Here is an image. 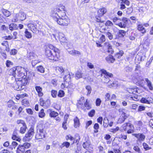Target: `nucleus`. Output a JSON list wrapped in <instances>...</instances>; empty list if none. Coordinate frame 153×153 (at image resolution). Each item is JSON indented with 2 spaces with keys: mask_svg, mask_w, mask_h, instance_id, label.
<instances>
[{
  "mask_svg": "<svg viewBox=\"0 0 153 153\" xmlns=\"http://www.w3.org/2000/svg\"><path fill=\"white\" fill-rule=\"evenodd\" d=\"M12 138L13 140H16L17 141H19L20 140V138L17 136L16 135L13 134Z\"/></svg>",
  "mask_w": 153,
  "mask_h": 153,
  "instance_id": "49530a36",
  "label": "nucleus"
},
{
  "mask_svg": "<svg viewBox=\"0 0 153 153\" xmlns=\"http://www.w3.org/2000/svg\"><path fill=\"white\" fill-rule=\"evenodd\" d=\"M59 40L61 42H66V39L64 34L62 33L59 32L58 33Z\"/></svg>",
  "mask_w": 153,
  "mask_h": 153,
  "instance_id": "ddd939ff",
  "label": "nucleus"
},
{
  "mask_svg": "<svg viewBox=\"0 0 153 153\" xmlns=\"http://www.w3.org/2000/svg\"><path fill=\"white\" fill-rule=\"evenodd\" d=\"M126 117V114L124 112H123L117 121V123H122L124 121Z\"/></svg>",
  "mask_w": 153,
  "mask_h": 153,
  "instance_id": "2eb2a0df",
  "label": "nucleus"
},
{
  "mask_svg": "<svg viewBox=\"0 0 153 153\" xmlns=\"http://www.w3.org/2000/svg\"><path fill=\"white\" fill-rule=\"evenodd\" d=\"M145 81L149 89L150 90L152 91L153 90V85L152 82L147 78L145 79Z\"/></svg>",
  "mask_w": 153,
  "mask_h": 153,
  "instance_id": "f3484780",
  "label": "nucleus"
},
{
  "mask_svg": "<svg viewBox=\"0 0 153 153\" xmlns=\"http://www.w3.org/2000/svg\"><path fill=\"white\" fill-rule=\"evenodd\" d=\"M14 104V102L12 100H10L7 103V106L9 108L12 107Z\"/></svg>",
  "mask_w": 153,
  "mask_h": 153,
  "instance_id": "c03bdc74",
  "label": "nucleus"
},
{
  "mask_svg": "<svg viewBox=\"0 0 153 153\" xmlns=\"http://www.w3.org/2000/svg\"><path fill=\"white\" fill-rule=\"evenodd\" d=\"M101 101L100 99L97 98L96 101V104L97 106H100L101 103Z\"/></svg>",
  "mask_w": 153,
  "mask_h": 153,
  "instance_id": "bf43d9fd",
  "label": "nucleus"
},
{
  "mask_svg": "<svg viewBox=\"0 0 153 153\" xmlns=\"http://www.w3.org/2000/svg\"><path fill=\"white\" fill-rule=\"evenodd\" d=\"M85 88L88 91L87 95H89L91 93V87L90 85H87L86 86Z\"/></svg>",
  "mask_w": 153,
  "mask_h": 153,
  "instance_id": "37998d69",
  "label": "nucleus"
},
{
  "mask_svg": "<svg viewBox=\"0 0 153 153\" xmlns=\"http://www.w3.org/2000/svg\"><path fill=\"white\" fill-rule=\"evenodd\" d=\"M106 47L108 48V53H112L113 52V51L112 48V46L110 44H109V45L107 46Z\"/></svg>",
  "mask_w": 153,
  "mask_h": 153,
  "instance_id": "3c124183",
  "label": "nucleus"
},
{
  "mask_svg": "<svg viewBox=\"0 0 153 153\" xmlns=\"http://www.w3.org/2000/svg\"><path fill=\"white\" fill-rule=\"evenodd\" d=\"M95 113V110H92L88 113V115L89 117H92L94 116Z\"/></svg>",
  "mask_w": 153,
  "mask_h": 153,
  "instance_id": "0e129e2a",
  "label": "nucleus"
},
{
  "mask_svg": "<svg viewBox=\"0 0 153 153\" xmlns=\"http://www.w3.org/2000/svg\"><path fill=\"white\" fill-rule=\"evenodd\" d=\"M153 99L152 98L149 97H148L146 99L143 97L140 100L141 103L147 104H150L153 102Z\"/></svg>",
  "mask_w": 153,
  "mask_h": 153,
  "instance_id": "f8f14e48",
  "label": "nucleus"
},
{
  "mask_svg": "<svg viewBox=\"0 0 153 153\" xmlns=\"http://www.w3.org/2000/svg\"><path fill=\"white\" fill-rule=\"evenodd\" d=\"M35 89L37 92L38 96L39 97H42L43 95V93L42 92V88L39 86H36Z\"/></svg>",
  "mask_w": 153,
  "mask_h": 153,
  "instance_id": "aec40b11",
  "label": "nucleus"
},
{
  "mask_svg": "<svg viewBox=\"0 0 153 153\" xmlns=\"http://www.w3.org/2000/svg\"><path fill=\"white\" fill-rule=\"evenodd\" d=\"M90 145V144L89 142L86 141L85 142L83 143V146L84 148L87 150L89 149Z\"/></svg>",
  "mask_w": 153,
  "mask_h": 153,
  "instance_id": "c9c22d12",
  "label": "nucleus"
},
{
  "mask_svg": "<svg viewBox=\"0 0 153 153\" xmlns=\"http://www.w3.org/2000/svg\"><path fill=\"white\" fill-rule=\"evenodd\" d=\"M37 69V71L41 73H43L45 72L44 68L41 65L38 66Z\"/></svg>",
  "mask_w": 153,
  "mask_h": 153,
  "instance_id": "58836bf2",
  "label": "nucleus"
},
{
  "mask_svg": "<svg viewBox=\"0 0 153 153\" xmlns=\"http://www.w3.org/2000/svg\"><path fill=\"white\" fill-rule=\"evenodd\" d=\"M84 106L86 108L88 109L90 108V106L89 104V102L88 101L87 99L86 100L85 102H84Z\"/></svg>",
  "mask_w": 153,
  "mask_h": 153,
  "instance_id": "5fc2aeb1",
  "label": "nucleus"
},
{
  "mask_svg": "<svg viewBox=\"0 0 153 153\" xmlns=\"http://www.w3.org/2000/svg\"><path fill=\"white\" fill-rule=\"evenodd\" d=\"M74 127L77 128L79 127L80 126V123H79V119L77 117H76L74 119Z\"/></svg>",
  "mask_w": 153,
  "mask_h": 153,
  "instance_id": "b1692460",
  "label": "nucleus"
},
{
  "mask_svg": "<svg viewBox=\"0 0 153 153\" xmlns=\"http://www.w3.org/2000/svg\"><path fill=\"white\" fill-rule=\"evenodd\" d=\"M132 127V125L129 123H125L122 126V128L123 129L124 131L126 130L127 129H129V128H131Z\"/></svg>",
  "mask_w": 153,
  "mask_h": 153,
  "instance_id": "6ab92c4d",
  "label": "nucleus"
},
{
  "mask_svg": "<svg viewBox=\"0 0 153 153\" xmlns=\"http://www.w3.org/2000/svg\"><path fill=\"white\" fill-rule=\"evenodd\" d=\"M34 133V128L32 127H31L23 138V140L24 141H29L32 138Z\"/></svg>",
  "mask_w": 153,
  "mask_h": 153,
  "instance_id": "39448f33",
  "label": "nucleus"
},
{
  "mask_svg": "<svg viewBox=\"0 0 153 153\" xmlns=\"http://www.w3.org/2000/svg\"><path fill=\"white\" fill-rule=\"evenodd\" d=\"M39 133L37 134L35 138L36 139H42L46 137V133L43 128H40Z\"/></svg>",
  "mask_w": 153,
  "mask_h": 153,
  "instance_id": "6e6552de",
  "label": "nucleus"
},
{
  "mask_svg": "<svg viewBox=\"0 0 153 153\" xmlns=\"http://www.w3.org/2000/svg\"><path fill=\"white\" fill-rule=\"evenodd\" d=\"M50 101L49 100H48L45 101L44 105V107H45V108H48L50 106Z\"/></svg>",
  "mask_w": 153,
  "mask_h": 153,
  "instance_id": "8fccbe9b",
  "label": "nucleus"
},
{
  "mask_svg": "<svg viewBox=\"0 0 153 153\" xmlns=\"http://www.w3.org/2000/svg\"><path fill=\"white\" fill-rule=\"evenodd\" d=\"M128 22V19L126 17L123 18L121 22H119L118 26L121 28H125L126 27Z\"/></svg>",
  "mask_w": 153,
  "mask_h": 153,
  "instance_id": "9b49d317",
  "label": "nucleus"
},
{
  "mask_svg": "<svg viewBox=\"0 0 153 153\" xmlns=\"http://www.w3.org/2000/svg\"><path fill=\"white\" fill-rule=\"evenodd\" d=\"M67 118L65 119V117L64 118V121L63 122L62 124V127L65 130L67 129Z\"/></svg>",
  "mask_w": 153,
  "mask_h": 153,
  "instance_id": "a19ab883",
  "label": "nucleus"
},
{
  "mask_svg": "<svg viewBox=\"0 0 153 153\" xmlns=\"http://www.w3.org/2000/svg\"><path fill=\"white\" fill-rule=\"evenodd\" d=\"M104 74V77L102 79V82L104 83H107L110 80L109 77H112L113 76V74L111 73L108 72L105 70L102 71V75Z\"/></svg>",
  "mask_w": 153,
  "mask_h": 153,
  "instance_id": "0eeeda50",
  "label": "nucleus"
},
{
  "mask_svg": "<svg viewBox=\"0 0 153 153\" xmlns=\"http://www.w3.org/2000/svg\"><path fill=\"white\" fill-rule=\"evenodd\" d=\"M108 119L104 118L103 120V126L104 127L106 128L108 126Z\"/></svg>",
  "mask_w": 153,
  "mask_h": 153,
  "instance_id": "79ce46f5",
  "label": "nucleus"
},
{
  "mask_svg": "<svg viewBox=\"0 0 153 153\" xmlns=\"http://www.w3.org/2000/svg\"><path fill=\"white\" fill-rule=\"evenodd\" d=\"M28 27L34 33H36L37 31L36 28V25L33 24H29L28 25Z\"/></svg>",
  "mask_w": 153,
  "mask_h": 153,
  "instance_id": "a211bd4d",
  "label": "nucleus"
},
{
  "mask_svg": "<svg viewBox=\"0 0 153 153\" xmlns=\"http://www.w3.org/2000/svg\"><path fill=\"white\" fill-rule=\"evenodd\" d=\"M105 59L108 62L111 63L114 62L115 60L113 56L111 55H109L107 56L105 58Z\"/></svg>",
  "mask_w": 153,
  "mask_h": 153,
  "instance_id": "393cba45",
  "label": "nucleus"
},
{
  "mask_svg": "<svg viewBox=\"0 0 153 153\" xmlns=\"http://www.w3.org/2000/svg\"><path fill=\"white\" fill-rule=\"evenodd\" d=\"M113 21L115 23L116 25H117L118 26V24L119 23L120 21H121V20L118 18L117 17H114L113 19Z\"/></svg>",
  "mask_w": 153,
  "mask_h": 153,
  "instance_id": "f704fd0d",
  "label": "nucleus"
},
{
  "mask_svg": "<svg viewBox=\"0 0 153 153\" xmlns=\"http://www.w3.org/2000/svg\"><path fill=\"white\" fill-rule=\"evenodd\" d=\"M18 27L17 25L14 23L11 24L9 25V29L10 30H13L17 29Z\"/></svg>",
  "mask_w": 153,
  "mask_h": 153,
  "instance_id": "cd10ccee",
  "label": "nucleus"
},
{
  "mask_svg": "<svg viewBox=\"0 0 153 153\" xmlns=\"http://www.w3.org/2000/svg\"><path fill=\"white\" fill-rule=\"evenodd\" d=\"M99 153H105L104 148L101 146H99L98 147Z\"/></svg>",
  "mask_w": 153,
  "mask_h": 153,
  "instance_id": "4c0bfd02",
  "label": "nucleus"
},
{
  "mask_svg": "<svg viewBox=\"0 0 153 153\" xmlns=\"http://www.w3.org/2000/svg\"><path fill=\"white\" fill-rule=\"evenodd\" d=\"M51 95L53 97H55L57 94V92L56 91L52 90L51 92Z\"/></svg>",
  "mask_w": 153,
  "mask_h": 153,
  "instance_id": "338daca9",
  "label": "nucleus"
},
{
  "mask_svg": "<svg viewBox=\"0 0 153 153\" xmlns=\"http://www.w3.org/2000/svg\"><path fill=\"white\" fill-rule=\"evenodd\" d=\"M45 54L49 59L55 61L57 60L59 57V52L54 50L45 49Z\"/></svg>",
  "mask_w": 153,
  "mask_h": 153,
  "instance_id": "7ed1b4c3",
  "label": "nucleus"
},
{
  "mask_svg": "<svg viewBox=\"0 0 153 153\" xmlns=\"http://www.w3.org/2000/svg\"><path fill=\"white\" fill-rule=\"evenodd\" d=\"M95 21L98 22L103 23L104 21L103 20H102L100 16H96L95 17Z\"/></svg>",
  "mask_w": 153,
  "mask_h": 153,
  "instance_id": "13d9d810",
  "label": "nucleus"
},
{
  "mask_svg": "<svg viewBox=\"0 0 153 153\" xmlns=\"http://www.w3.org/2000/svg\"><path fill=\"white\" fill-rule=\"evenodd\" d=\"M132 135L136 137L137 139L138 140L141 141H143L145 137V136L143 134H134Z\"/></svg>",
  "mask_w": 153,
  "mask_h": 153,
  "instance_id": "4468645a",
  "label": "nucleus"
},
{
  "mask_svg": "<svg viewBox=\"0 0 153 153\" xmlns=\"http://www.w3.org/2000/svg\"><path fill=\"white\" fill-rule=\"evenodd\" d=\"M45 114L44 112V110L43 109H41L39 114V117L42 118L45 116Z\"/></svg>",
  "mask_w": 153,
  "mask_h": 153,
  "instance_id": "ea45409f",
  "label": "nucleus"
},
{
  "mask_svg": "<svg viewBox=\"0 0 153 153\" xmlns=\"http://www.w3.org/2000/svg\"><path fill=\"white\" fill-rule=\"evenodd\" d=\"M22 145V146H23L25 149L28 148L30 146V144L28 143H25L23 145Z\"/></svg>",
  "mask_w": 153,
  "mask_h": 153,
  "instance_id": "603ef678",
  "label": "nucleus"
},
{
  "mask_svg": "<svg viewBox=\"0 0 153 153\" xmlns=\"http://www.w3.org/2000/svg\"><path fill=\"white\" fill-rule=\"evenodd\" d=\"M19 19L23 21L25 20L26 18V15L24 13L19 12L18 14Z\"/></svg>",
  "mask_w": 153,
  "mask_h": 153,
  "instance_id": "5701e85b",
  "label": "nucleus"
},
{
  "mask_svg": "<svg viewBox=\"0 0 153 153\" xmlns=\"http://www.w3.org/2000/svg\"><path fill=\"white\" fill-rule=\"evenodd\" d=\"M138 30L140 31L142 33H146V30L142 24L139 25L137 26Z\"/></svg>",
  "mask_w": 153,
  "mask_h": 153,
  "instance_id": "bb28decb",
  "label": "nucleus"
},
{
  "mask_svg": "<svg viewBox=\"0 0 153 153\" xmlns=\"http://www.w3.org/2000/svg\"><path fill=\"white\" fill-rule=\"evenodd\" d=\"M25 36L28 39H30L32 37V34L31 33L29 32L27 29H26L25 32Z\"/></svg>",
  "mask_w": 153,
  "mask_h": 153,
  "instance_id": "2f4dec72",
  "label": "nucleus"
},
{
  "mask_svg": "<svg viewBox=\"0 0 153 153\" xmlns=\"http://www.w3.org/2000/svg\"><path fill=\"white\" fill-rule=\"evenodd\" d=\"M133 91L132 94L136 95H138V94H140L141 92V91L139 89V88H137L135 87H134Z\"/></svg>",
  "mask_w": 153,
  "mask_h": 153,
  "instance_id": "473e14b6",
  "label": "nucleus"
},
{
  "mask_svg": "<svg viewBox=\"0 0 153 153\" xmlns=\"http://www.w3.org/2000/svg\"><path fill=\"white\" fill-rule=\"evenodd\" d=\"M62 12V14L60 15V16L61 17L60 18H57L55 16H57V15L54 13V14L53 13L52 14V17L58 24L63 26H67L70 23V19L68 18L66 13H65L64 11Z\"/></svg>",
  "mask_w": 153,
  "mask_h": 153,
  "instance_id": "f03ea898",
  "label": "nucleus"
},
{
  "mask_svg": "<svg viewBox=\"0 0 153 153\" xmlns=\"http://www.w3.org/2000/svg\"><path fill=\"white\" fill-rule=\"evenodd\" d=\"M75 78L77 79L82 78H83V79L86 78L85 76H84L83 73L79 71L76 72L75 74Z\"/></svg>",
  "mask_w": 153,
  "mask_h": 153,
  "instance_id": "dca6fc26",
  "label": "nucleus"
},
{
  "mask_svg": "<svg viewBox=\"0 0 153 153\" xmlns=\"http://www.w3.org/2000/svg\"><path fill=\"white\" fill-rule=\"evenodd\" d=\"M124 53V52L123 51H120L119 52L117 53L116 55V56L118 58H120V57L123 56Z\"/></svg>",
  "mask_w": 153,
  "mask_h": 153,
  "instance_id": "a18cd8bd",
  "label": "nucleus"
},
{
  "mask_svg": "<svg viewBox=\"0 0 153 153\" xmlns=\"http://www.w3.org/2000/svg\"><path fill=\"white\" fill-rule=\"evenodd\" d=\"M50 116L51 117H56L59 115L58 113L54 111H51L49 114Z\"/></svg>",
  "mask_w": 153,
  "mask_h": 153,
  "instance_id": "7c9ffc66",
  "label": "nucleus"
},
{
  "mask_svg": "<svg viewBox=\"0 0 153 153\" xmlns=\"http://www.w3.org/2000/svg\"><path fill=\"white\" fill-rule=\"evenodd\" d=\"M25 149L24 148L23 146L21 145H19L18 146L17 149V153H24Z\"/></svg>",
  "mask_w": 153,
  "mask_h": 153,
  "instance_id": "a878e982",
  "label": "nucleus"
},
{
  "mask_svg": "<svg viewBox=\"0 0 153 153\" xmlns=\"http://www.w3.org/2000/svg\"><path fill=\"white\" fill-rule=\"evenodd\" d=\"M2 12L4 16L6 17H8L11 15L10 12L7 10L3 9L2 10Z\"/></svg>",
  "mask_w": 153,
  "mask_h": 153,
  "instance_id": "c85d7f7f",
  "label": "nucleus"
},
{
  "mask_svg": "<svg viewBox=\"0 0 153 153\" xmlns=\"http://www.w3.org/2000/svg\"><path fill=\"white\" fill-rule=\"evenodd\" d=\"M18 16L17 14H15L14 15V17L13 19L12 22H16L18 21Z\"/></svg>",
  "mask_w": 153,
  "mask_h": 153,
  "instance_id": "69168bd1",
  "label": "nucleus"
},
{
  "mask_svg": "<svg viewBox=\"0 0 153 153\" xmlns=\"http://www.w3.org/2000/svg\"><path fill=\"white\" fill-rule=\"evenodd\" d=\"M71 74H72V73L70 74L69 72H67V74L65 75L64 77L63 78L64 81L68 82H69L71 80Z\"/></svg>",
  "mask_w": 153,
  "mask_h": 153,
  "instance_id": "4be33fe9",
  "label": "nucleus"
},
{
  "mask_svg": "<svg viewBox=\"0 0 153 153\" xmlns=\"http://www.w3.org/2000/svg\"><path fill=\"white\" fill-rule=\"evenodd\" d=\"M137 95H135L134 96H131L130 97H128L129 99H130L131 100H134V101H137V100H138V97Z\"/></svg>",
  "mask_w": 153,
  "mask_h": 153,
  "instance_id": "864d4df0",
  "label": "nucleus"
},
{
  "mask_svg": "<svg viewBox=\"0 0 153 153\" xmlns=\"http://www.w3.org/2000/svg\"><path fill=\"white\" fill-rule=\"evenodd\" d=\"M66 138L67 140H70L71 141H74V138L70 134L66 136Z\"/></svg>",
  "mask_w": 153,
  "mask_h": 153,
  "instance_id": "052dcab7",
  "label": "nucleus"
},
{
  "mask_svg": "<svg viewBox=\"0 0 153 153\" xmlns=\"http://www.w3.org/2000/svg\"><path fill=\"white\" fill-rule=\"evenodd\" d=\"M132 79L135 80H136L138 82L140 86L143 87L144 85L145 82L144 80L140 78L138 75H136L135 74H134L133 75Z\"/></svg>",
  "mask_w": 153,
  "mask_h": 153,
  "instance_id": "9d476101",
  "label": "nucleus"
},
{
  "mask_svg": "<svg viewBox=\"0 0 153 153\" xmlns=\"http://www.w3.org/2000/svg\"><path fill=\"white\" fill-rule=\"evenodd\" d=\"M65 93L63 91L60 90L59 91L58 96L59 97H62L64 96Z\"/></svg>",
  "mask_w": 153,
  "mask_h": 153,
  "instance_id": "09e8293b",
  "label": "nucleus"
},
{
  "mask_svg": "<svg viewBox=\"0 0 153 153\" xmlns=\"http://www.w3.org/2000/svg\"><path fill=\"white\" fill-rule=\"evenodd\" d=\"M106 35L110 40L112 39L113 37V35L111 33L109 32H107L106 33Z\"/></svg>",
  "mask_w": 153,
  "mask_h": 153,
  "instance_id": "e2e57ef3",
  "label": "nucleus"
},
{
  "mask_svg": "<svg viewBox=\"0 0 153 153\" xmlns=\"http://www.w3.org/2000/svg\"><path fill=\"white\" fill-rule=\"evenodd\" d=\"M56 71L58 75H59L60 77L63 76L67 71L62 67L59 66L56 67Z\"/></svg>",
  "mask_w": 153,
  "mask_h": 153,
  "instance_id": "1a4fd4ad",
  "label": "nucleus"
},
{
  "mask_svg": "<svg viewBox=\"0 0 153 153\" xmlns=\"http://www.w3.org/2000/svg\"><path fill=\"white\" fill-rule=\"evenodd\" d=\"M70 145L69 143L68 142H65L63 143L60 146V147L61 149H62L65 146L66 148H68Z\"/></svg>",
  "mask_w": 153,
  "mask_h": 153,
  "instance_id": "72a5a7b5",
  "label": "nucleus"
},
{
  "mask_svg": "<svg viewBox=\"0 0 153 153\" xmlns=\"http://www.w3.org/2000/svg\"><path fill=\"white\" fill-rule=\"evenodd\" d=\"M132 70V68L129 67V66H127L125 68V71L127 72H131Z\"/></svg>",
  "mask_w": 153,
  "mask_h": 153,
  "instance_id": "774afa93",
  "label": "nucleus"
},
{
  "mask_svg": "<svg viewBox=\"0 0 153 153\" xmlns=\"http://www.w3.org/2000/svg\"><path fill=\"white\" fill-rule=\"evenodd\" d=\"M143 146L144 149H145L146 150H148L151 149V148L146 143H143Z\"/></svg>",
  "mask_w": 153,
  "mask_h": 153,
  "instance_id": "4d7b16f0",
  "label": "nucleus"
},
{
  "mask_svg": "<svg viewBox=\"0 0 153 153\" xmlns=\"http://www.w3.org/2000/svg\"><path fill=\"white\" fill-rule=\"evenodd\" d=\"M107 11L106 9L105 8L100 9L97 11L98 14L99 16H102L107 12Z\"/></svg>",
  "mask_w": 153,
  "mask_h": 153,
  "instance_id": "412c9836",
  "label": "nucleus"
},
{
  "mask_svg": "<svg viewBox=\"0 0 153 153\" xmlns=\"http://www.w3.org/2000/svg\"><path fill=\"white\" fill-rule=\"evenodd\" d=\"M65 7L64 6L61 5L59 6L58 7L52 10L51 13V16L52 17V14L53 13V14L55 13V14H57V15H56L55 16L57 18H60V15H62V12L63 11L65 13Z\"/></svg>",
  "mask_w": 153,
  "mask_h": 153,
  "instance_id": "20e7f679",
  "label": "nucleus"
},
{
  "mask_svg": "<svg viewBox=\"0 0 153 153\" xmlns=\"http://www.w3.org/2000/svg\"><path fill=\"white\" fill-rule=\"evenodd\" d=\"M18 145V143L17 142L15 141H13L11 144L9 145V148L11 150H13V148L15 149Z\"/></svg>",
  "mask_w": 153,
  "mask_h": 153,
  "instance_id": "c756f323",
  "label": "nucleus"
},
{
  "mask_svg": "<svg viewBox=\"0 0 153 153\" xmlns=\"http://www.w3.org/2000/svg\"><path fill=\"white\" fill-rule=\"evenodd\" d=\"M6 65L7 67H9L13 65V63L9 60H7L6 62Z\"/></svg>",
  "mask_w": 153,
  "mask_h": 153,
  "instance_id": "de8ad7c7",
  "label": "nucleus"
},
{
  "mask_svg": "<svg viewBox=\"0 0 153 153\" xmlns=\"http://www.w3.org/2000/svg\"><path fill=\"white\" fill-rule=\"evenodd\" d=\"M105 25L106 26L112 27L113 26V24L111 21L109 20H108L105 23Z\"/></svg>",
  "mask_w": 153,
  "mask_h": 153,
  "instance_id": "6e6d98bb",
  "label": "nucleus"
},
{
  "mask_svg": "<svg viewBox=\"0 0 153 153\" xmlns=\"http://www.w3.org/2000/svg\"><path fill=\"white\" fill-rule=\"evenodd\" d=\"M77 3L78 4H81L82 3H88L89 2V0H77Z\"/></svg>",
  "mask_w": 153,
  "mask_h": 153,
  "instance_id": "680f3d73",
  "label": "nucleus"
},
{
  "mask_svg": "<svg viewBox=\"0 0 153 153\" xmlns=\"http://www.w3.org/2000/svg\"><path fill=\"white\" fill-rule=\"evenodd\" d=\"M46 49L50 50L55 49L56 50L59 51V50L55 48L53 45L51 44L48 45L47 46Z\"/></svg>",
  "mask_w": 153,
  "mask_h": 153,
  "instance_id": "e433bc0d",
  "label": "nucleus"
},
{
  "mask_svg": "<svg viewBox=\"0 0 153 153\" xmlns=\"http://www.w3.org/2000/svg\"><path fill=\"white\" fill-rule=\"evenodd\" d=\"M17 123L19 124L20 127L19 132L22 134H24L26 131L27 128L26 123L24 120H17Z\"/></svg>",
  "mask_w": 153,
  "mask_h": 153,
  "instance_id": "423d86ee",
  "label": "nucleus"
},
{
  "mask_svg": "<svg viewBox=\"0 0 153 153\" xmlns=\"http://www.w3.org/2000/svg\"><path fill=\"white\" fill-rule=\"evenodd\" d=\"M11 71H12V75L16 82L13 84V87L17 91L24 89L27 82V79L25 75L27 74L26 69L23 67L19 66L13 68Z\"/></svg>",
  "mask_w": 153,
  "mask_h": 153,
  "instance_id": "f257e3e1",
  "label": "nucleus"
}]
</instances>
